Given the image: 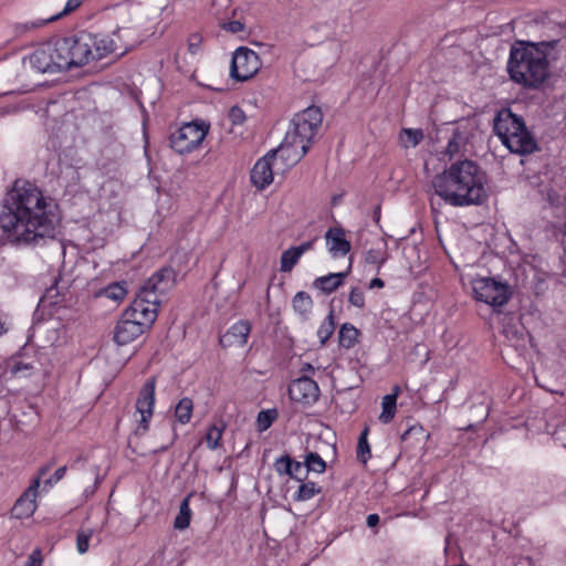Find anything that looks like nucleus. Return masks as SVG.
Wrapping results in <instances>:
<instances>
[{
    "mask_svg": "<svg viewBox=\"0 0 566 566\" xmlns=\"http://www.w3.org/2000/svg\"><path fill=\"white\" fill-rule=\"evenodd\" d=\"M57 203L36 185L18 179L0 201V240L17 249L44 247L59 234Z\"/></svg>",
    "mask_w": 566,
    "mask_h": 566,
    "instance_id": "nucleus-1",
    "label": "nucleus"
},
{
    "mask_svg": "<svg viewBox=\"0 0 566 566\" xmlns=\"http://www.w3.org/2000/svg\"><path fill=\"white\" fill-rule=\"evenodd\" d=\"M566 50L559 40L525 42L512 45L507 61V72L512 81L524 87L537 88L549 76L551 69L564 71Z\"/></svg>",
    "mask_w": 566,
    "mask_h": 566,
    "instance_id": "nucleus-2",
    "label": "nucleus"
},
{
    "mask_svg": "<svg viewBox=\"0 0 566 566\" xmlns=\"http://www.w3.org/2000/svg\"><path fill=\"white\" fill-rule=\"evenodd\" d=\"M485 174L471 159L458 160L432 178L434 193L452 207H469L483 202Z\"/></svg>",
    "mask_w": 566,
    "mask_h": 566,
    "instance_id": "nucleus-3",
    "label": "nucleus"
},
{
    "mask_svg": "<svg viewBox=\"0 0 566 566\" xmlns=\"http://www.w3.org/2000/svg\"><path fill=\"white\" fill-rule=\"evenodd\" d=\"M122 31H128V29L118 28L112 34H93L81 31L70 36L59 38L60 52L64 57L66 70L83 66L112 53L124 54L129 44L120 35Z\"/></svg>",
    "mask_w": 566,
    "mask_h": 566,
    "instance_id": "nucleus-4",
    "label": "nucleus"
},
{
    "mask_svg": "<svg viewBox=\"0 0 566 566\" xmlns=\"http://www.w3.org/2000/svg\"><path fill=\"white\" fill-rule=\"evenodd\" d=\"M323 123V113L312 105L295 114L289 130L279 146L281 161L286 166L297 164L311 148Z\"/></svg>",
    "mask_w": 566,
    "mask_h": 566,
    "instance_id": "nucleus-5",
    "label": "nucleus"
},
{
    "mask_svg": "<svg viewBox=\"0 0 566 566\" xmlns=\"http://www.w3.org/2000/svg\"><path fill=\"white\" fill-rule=\"evenodd\" d=\"M177 273L171 266L157 270L140 286L130 306L125 310L126 317L138 321L146 329L156 321L161 297L176 283Z\"/></svg>",
    "mask_w": 566,
    "mask_h": 566,
    "instance_id": "nucleus-6",
    "label": "nucleus"
},
{
    "mask_svg": "<svg viewBox=\"0 0 566 566\" xmlns=\"http://www.w3.org/2000/svg\"><path fill=\"white\" fill-rule=\"evenodd\" d=\"M493 130L511 153L530 155L537 150V142L526 127L522 116L511 108H501L494 116Z\"/></svg>",
    "mask_w": 566,
    "mask_h": 566,
    "instance_id": "nucleus-7",
    "label": "nucleus"
},
{
    "mask_svg": "<svg viewBox=\"0 0 566 566\" xmlns=\"http://www.w3.org/2000/svg\"><path fill=\"white\" fill-rule=\"evenodd\" d=\"M57 39L36 48L28 55V62L38 73H56L66 70Z\"/></svg>",
    "mask_w": 566,
    "mask_h": 566,
    "instance_id": "nucleus-8",
    "label": "nucleus"
},
{
    "mask_svg": "<svg viewBox=\"0 0 566 566\" xmlns=\"http://www.w3.org/2000/svg\"><path fill=\"white\" fill-rule=\"evenodd\" d=\"M209 130V125L205 122L186 123L170 134V147L178 154H188L197 149Z\"/></svg>",
    "mask_w": 566,
    "mask_h": 566,
    "instance_id": "nucleus-9",
    "label": "nucleus"
},
{
    "mask_svg": "<svg viewBox=\"0 0 566 566\" xmlns=\"http://www.w3.org/2000/svg\"><path fill=\"white\" fill-rule=\"evenodd\" d=\"M471 284L474 297L492 307L505 305L511 297L509 285L494 277H475Z\"/></svg>",
    "mask_w": 566,
    "mask_h": 566,
    "instance_id": "nucleus-10",
    "label": "nucleus"
},
{
    "mask_svg": "<svg viewBox=\"0 0 566 566\" xmlns=\"http://www.w3.org/2000/svg\"><path fill=\"white\" fill-rule=\"evenodd\" d=\"M261 67L259 55L245 46L238 48L232 55L230 76L243 82L251 78Z\"/></svg>",
    "mask_w": 566,
    "mask_h": 566,
    "instance_id": "nucleus-11",
    "label": "nucleus"
},
{
    "mask_svg": "<svg viewBox=\"0 0 566 566\" xmlns=\"http://www.w3.org/2000/svg\"><path fill=\"white\" fill-rule=\"evenodd\" d=\"M287 394L293 402L301 405L303 408H308L317 402L321 390L312 377L300 376L290 382Z\"/></svg>",
    "mask_w": 566,
    "mask_h": 566,
    "instance_id": "nucleus-12",
    "label": "nucleus"
},
{
    "mask_svg": "<svg viewBox=\"0 0 566 566\" xmlns=\"http://www.w3.org/2000/svg\"><path fill=\"white\" fill-rule=\"evenodd\" d=\"M156 378H148L138 392L136 400V411L140 415L138 430L145 433L149 429V423L154 415L156 401Z\"/></svg>",
    "mask_w": 566,
    "mask_h": 566,
    "instance_id": "nucleus-13",
    "label": "nucleus"
},
{
    "mask_svg": "<svg viewBox=\"0 0 566 566\" xmlns=\"http://www.w3.org/2000/svg\"><path fill=\"white\" fill-rule=\"evenodd\" d=\"M279 159L281 160V156L277 148L269 151L254 164L250 178L255 188L263 190L273 182L274 169Z\"/></svg>",
    "mask_w": 566,
    "mask_h": 566,
    "instance_id": "nucleus-14",
    "label": "nucleus"
},
{
    "mask_svg": "<svg viewBox=\"0 0 566 566\" xmlns=\"http://www.w3.org/2000/svg\"><path fill=\"white\" fill-rule=\"evenodd\" d=\"M50 470V465L42 467L39 476L35 478L28 490L19 497L12 509V513L17 518L31 516L36 509L35 497L40 486V479Z\"/></svg>",
    "mask_w": 566,
    "mask_h": 566,
    "instance_id": "nucleus-15",
    "label": "nucleus"
},
{
    "mask_svg": "<svg viewBox=\"0 0 566 566\" xmlns=\"http://www.w3.org/2000/svg\"><path fill=\"white\" fill-rule=\"evenodd\" d=\"M146 328L124 312L114 328V342L120 346L127 345L144 334Z\"/></svg>",
    "mask_w": 566,
    "mask_h": 566,
    "instance_id": "nucleus-16",
    "label": "nucleus"
},
{
    "mask_svg": "<svg viewBox=\"0 0 566 566\" xmlns=\"http://www.w3.org/2000/svg\"><path fill=\"white\" fill-rule=\"evenodd\" d=\"M251 333V324L247 319L235 322L230 328L220 336V345L222 347L239 346L242 347L247 344L248 337Z\"/></svg>",
    "mask_w": 566,
    "mask_h": 566,
    "instance_id": "nucleus-17",
    "label": "nucleus"
},
{
    "mask_svg": "<svg viewBox=\"0 0 566 566\" xmlns=\"http://www.w3.org/2000/svg\"><path fill=\"white\" fill-rule=\"evenodd\" d=\"M329 253L334 256H344L350 251V242L346 240L345 231L342 228H329L325 234Z\"/></svg>",
    "mask_w": 566,
    "mask_h": 566,
    "instance_id": "nucleus-18",
    "label": "nucleus"
},
{
    "mask_svg": "<svg viewBox=\"0 0 566 566\" xmlns=\"http://www.w3.org/2000/svg\"><path fill=\"white\" fill-rule=\"evenodd\" d=\"M470 142V132L467 126H457L453 129L452 136L448 140V145L446 148L447 155L450 158H453L457 155H463L465 153V148Z\"/></svg>",
    "mask_w": 566,
    "mask_h": 566,
    "instance_id": "nucleus-19",
    "label": "nucleus"
},
{
    "mask_svg": "<svg viewBox=\"0 0 566 566\" xmlns=\"http://www.w3.org/2000/svg\"><path fill=\"white\" fill-rule=\"evenodd\" d=\"M347 272L329 273L318 276L313 282V287L319 290L324 294H331L343 285Z\"/></svg>",
    "mask_w": 566,
    "mask_h": 566,
    "instance_id": "nucleus-20",
    "label": "nucleus"
},
{
    "mask_svg": "<svg viewBox=\"0 0 566 566\" xmlns=\"http://www.w3.org/2000/svg\"><path fill=\"white\" fill-rule=\"evenodd\" d=\"M359 335V329H357L353 324L344 323L338 332L339 346L346 349L353 348L357 343Z\"/></svg>",
    "mask_w": 566,
    "mask_h": 566,
    "instance_id": "nucleus-21",
    "label": "nucleus"
},
{
    "mask_svg": "<svg viewBox=\"0 0 566 566\" xmlns=\"http://www.w3.org/2000/svg\"><path fill=\"white\" fill-rule=\"evenodd\" d=\"M398 392H399V387L396 386L394 388L392 394L386 395L382 398V402H381L382 411L379 416V420L382 423H389L394 419L395 413H396Z\"/></svg>",
    "mask_w": 566,
    "mask_h": 566,
    "instance_id": "nucleus-22",
    "label": "nucleus"
},
{
    "mask_svg": "<svg viewBox=\"0 0 566 566\" xmlns=\"http://www.w3.org/2000/svg\"><path fill=\"white\" fill-rule=\"evenodd\" d=\"M127 295V284L125 281L113 282L97 292V296H103L114 302L123 301Z\"/></svg>",
    "mask_w": 566,
    "mask_h": 566,
    "instance_id": "nucleus-23",
    "label": "nucleus"
},
{
    "mask_svg": "<svg viewBox=\"0 0 566 566\" xmlns=\"http://www.w3.org/2000/svg\"><path fill=\"white\" fill-rule=\"evenodd\" d=\"M292 306L298 315L307 318L313 308V300L308 293L300 291L294 295Z\"/></svg>",
    "mask_w": 566,
    "mask_h": 566,
    "instance_id": "nucleus-24",
    "label": "nucleus"
},
{
    "mask_svg": "<svg viewBox=\"0 0 566 566\" xmlns=\"http://www.w3.org/2000/svg\"><path fill=\"white\" fill-rule=\"evenodd\" d=\"M192 494H188L179 505V512L174 521V527L176 530L182 531L186 530L191 520V509H190V497Z\"/></svg>",
    "mask_w": 566,
    "mask_h": 566,
    "instance_id": "nucleus-25",
    "label": "nucleus"
},
{
    "mask_svg": "<svg viewBox=\"0 0 566 566\" xmlns=\"http://www.w3.org/2000/svg\"><path fill=\"white\" fill-rule=\"evenodd\" d=\"M399 139L405 148L416 147L423 139V132L420 128H403L399 134Z\"/></svg>",
    "mask_w": 566,
    "mask_h": 566,
    "instance_id": "nucleus-26",
    "label": "nucleus"
},
{
    "mask_svg": "<svg viewBox=\"0 0 566 566\" xmlns=\"http://www.w3.org/2000/svg\"><path fill=\"white\" fill-rule=\"evenodd\" d=\"M193 410L192 399L184 397L179 400L175 408V417L181 423L186 424L190 421Z\"/></svg>",
    "mask_w": 566,
    "mask_h": 566,
    "instance_id": "nucleus-27",
    "label": "nucleus"
},
{
    "mask_svg": "<svg viewBox=\"0 0 566 566\" xmlns=\"http://www.w3.org/2000/svg\"><path fill=\"white\" fill-rule=\"evenodd\" d=\"M369 429L366 427L359 434L357 442V460L366 464L371 457L370 444L368 442Z\"/></svg>",
    "mask_w": 566,
    "mask_h": 566,
    "instance_id": "nucleus-28",
    "label": "nucleus"
},
{
    "mask_svg": "<svg viewBox=\"0 0 566 566\" xmlns=\"http://www.w3.org/2000/svg\"><path fill=\"white\" fill-rule=\"evenodd\" d=\"M224 428H226V424L223 422L213 423L208 428V431L206 433V442H207V447L210 450H216L220 447V441H221Z\"/></svg>",
    "mask_w": 566,
    "mask_h": 566,
    "instance_id": "nucleus-29",
    "label": "nucleus"
},
{
    "mask_svg": "<svg viewBox=\"0 0 566 566\" xmlns=\"http://www.w3.org/2000/svg\"><path fill=\"white\" fill-rule=\"evenodd\" d=\"M301 259L300 251H297L294 247L285 250L280 260V270L281 272H291L293 268L297 264Z\"/></svg>",
    "mask_w": 566,
    "mask_h": 566,
    "instance_id": "nucleus-30",
    "label": "nucleus"
},
{
    "mask_svg": "<svg viewBox=\"0 0 566 566\" xmlns=\"http://www.w3.org/2000/svg\"><path fill=\"white\" fill-rule=\"evenodd\" d=\"M335 331L334 315L333 311L329 312L327 317L321 323L317 329V337L319 339L321 345L326 344V342L332 337Z\"/></svg>",
    "mask_w": 566,
    "mask_h": 566,
    "instance_id": "nucleus-31",
    "label": "nucleus"
},
{
    "mask_svg": "<svg viewBox=\"0 0 566 566\" xmlns=\"http://www.w3.org/2000/svg\"><path fill=\"white\" fill-rule=\"evenodd\" d=\"M322 492L314 482L302 483L294 495L295 501H308Z\"/></svg>",
    "mask_w": 566,
    "mask_h": 566,
    "instance_id": "nucleus-32",
    "label": "nucleus"
},
{
    "mask_svg": "<svg viewBox=\"0 0 566 566\" xmlns=\"http://www.w3.org/2000/svg\"><path fill=\"white\" fill-rule=\"evenodd\" d=\"M304 460L308 472L323 473L326 470V462L316 452H308Z\"/></svg>",
    "mask_w": 566,
    "mask_h": 566,
    "instance_id": "nucleus-33",
    "label": "nucleus"
},
{
    "mask_svg": "<svg viewBox=\"0 0 566 566\" xmlns=\"http://www.w3.org/2000/svg\"><path fill=\"white\" fill-rule=\"evenodd\" d=\"M276 418V409H268L260 411L256 418L259 431H265L266 429H269Z\"/></svg>",
    "mask_w": 566,
    "mask_h": 566,
    "instance_id": "nucleus-34",
    "label": "nucleus"
},
{
    "mask_svg": "<svg viewBox=\"0 0 566 566\" xmlns=\"http://www.w3.org/2000/svg\"><path fill=\"white\" fill-rule=\"evenodd\" d=\"M293 460L289 454L277 458L274 462V469L279 475L292 474Z\"/></svg>",
    "mask_w": 566,
    "mask_h": 566,
    "instance_id": "nucleus-35",
    "label": "nucleus"
},
{
    "mask_svg": "<svg viewBox=\"0 0 566 566\" xmlns=\"http://www.w3.org/2000/svg\"><path fill=\"white\" fill-rule=\"evenodd\" d=\"M93 532L91 530L80 531L76 536V548L80 554H84L88 549L90 539Z\"/></svg>",
    "mask_w": 566,
    "mask_h": 566,
    "instance_id": "nucleus-36",
    "label": "nucleus"
},
{
    "mask_svg": "<svg viewBox=\"0 0 566 566\" xmlns=\"http://www.w3.org/2000/svg\"><path fill=\"white\" fill-rule=\"evenodd\" d=\"M35 367L32 363L18 360L12 365L11 373L15 376H28L31 375Z\"/></svg>",
    "mask_w": 566,
    "mask_h": 566,
    "instance_id": "nucleus-37",
    "label": "nucleus"
},
{
    "mask_svg": "<svg viewBox=\"0 0 566 566\" xmlns=\"http://www.w3.org/2000/svg\"><path fill=\"white\" fill-rule=\"evenodd\" d=\"M82 3H83V0H67L64 9L56 15H53L50 19L45 20V22L55 21L64 15H67L69 13L73 12L77 8H80Z\"/></svg>",
    "mask_w": 566,
    "mask_h": 566,
    "instance_id": "nucleus-38",
    "label": "nucleus"
},
{
    "mask_svg": "<svg viewBox=\"0 0 566 566\" xmlns=\"http://www.w3.org/2000/svg\"><path fill=\"white\" fill-rule=\"evenodd\" d=\"M348 301L355 307L363 308L365 306L364 291L359 287H353L350 290Z\"/></svg>",
    "mask_w": 566,
    "mask_h": 566,
    "instance_id": "nucleus-39",
    "label": "nucleus"
},
{
    "mask_svg": "<svg viewBox=\"0 0 566 566\" xmlns=\"http://www.w3.org/2000/svg\"><path fill=\"white\" fill-rule=\"evenodd\" d=\"M307 473L308 471L305 467V461L300 462L293 460L292 474H290L291 478L302 482L306 478Z\"/></svg>",
    "mask_w": 566,
    "mask_h": 566,
    "instance_id": "nucleus-40",
    "label": "nucleus"
},
{
    "mask_svg": "<svg viewBox=\"0 0 566 566\" xmlns=\"http://www.w3.org/2000/svg\"><path fill=\"white\" fill-rule=\"evenodd\" d=\"M365 260L369 264H378L381 265L385 263L386 259L384 254L377 249H370L366 252Z\"/></svg>",
    "mask_w": 566,
    "mask_h": 566,
    "instance_id": "nucleus-41",
    "label": "nucleus"
},
{
    "mask_svg": "<svg viewBox=\"0 0 566 566\" xmlns=\"http://www.w3.org/2000/svg\"><path fill=\"white\" fill-rule=\"evenodd\" d=\"M229 119L232 125H241L245 120V113L239 106H233L229 111Z\"/></svg>",
    "mask_w": 566,
    "mask_h": 566,
    "instance_id": "nucleus-42",
    "label": "nucleus"
},
{
    "mask_svg": "<svg viewBox=\"0 0 566 566\" xmlns=\"http://www.w3.org/2000/svg\"><path fill=\"white\" fill-rule=\"evenodd\" d=\"M66 465L60 467L48 480L44 481L45 486H52L61 481L66 473Z\"/></svg>",
    "mask_w": 566,
    "mask_h": 566,
    "instance_id": "nucleus-43",
    "label": "nucleus"
},
{
    "mask_svg": "<svg viewBox=\"0 0 566 566\" xmlns=\"http://www.w3.org/2000/svg\"><path fill=\"white\" fill-rule=\"evenodd\" d=\"M42 553L39 548H36L29 555L24 566H42Z\"/></svg>",
    "mask_w": 566,
    "mask_h": 566,
    "instance_id": "nucleus-44",
    "label": "nucleus"
},
{
    "mask_svg": "<svg viewBox=\"0 0 566 566\" xmlns=\"http://www.w3.org/2000/svg\"><path fill=\"white\" fill-rule=\"evenodd\" d=\"M201 45V36L199 34H192L189 38L188 49L191 54H197Z\"/></svg>",
    "mask_w": 566,
    "mask_h": 566,
    "instance_id": "nucleus-45",
    "label": "nucleus"
},
{
    "mask_svg": "<svg viewBox=\"0 0 566 566\" xmlns=\"http://www.w3.org/2000/svg\"><path fill=\"white\" fill-rule=\"evenodd\" d=\"M223 29L231 33H239L244 30V24L239 20L229 21L223 25Z\"/></svg>",
    "mask_w": 566,
    "mask_h": 566,
    "instance_id": "nucleus-46",
    "label": "nucleus"
},
{
    "mask_svg": "<svg viewBox=\"0 0 566 566\" xmlns=\"http://www.w3.org/2000/svg\"><path fill=\"white\" fill-rule=\"evenodd\" d=\"M315 240L306 241L297 247H294L297 251H300V255L302 256L305 252L313 249Z\"/></svg>",
    "mask_w": 566,
    "mask_h": 566,
    "instance_id": "nucleus-47",
    "label": "nucleus"
},
{
    "mask_svg": "<svg viewBox=\"0 0 566 566\" xmlns=\"http://www.w3.org/2000/svg\"><path fill=\"white\" fill-rule=\"evenodd\" d=\"M301 376H310L314 374L315 368L310 363H304L300 369Z\"/></svg>",
    "mask_w": 566,
    "mask_h": 566,
    "instance_id": "nucleus-48",
    "label": "nucleus"
},
{
    "mask_svg": "<svg viewBox=\"0 0 566 566\" xmlns=\"http://www.w3.org/2000/svg\"><path fill=\"white\" fill-rule=\"evenodd\" d=\"M366 523L368 527H375L379 523V515L376 513L369 514L366 518Z\"/></svg>",
    "mask_w": 566,
    "mask_h": 566,
    "instance_id": "nucleus-49",
    "label": "nucleus"
},
{
    "mask_svg": "<svg viewBox=\"0 0 566 566\" xmlns=\"http://www.w3.org/2000/svg\"><path fill=\"white\" fill-rule=\"evenodd\" d=\"M9 331L7 321L3 316V314L0 312V337L7 334Z\"/></svg>",
    "mask_w": 566,
    "mask_h": 566,
    "instance_id": "nucleus-50",
    "label": "nucleus"
},
{
    "mask_svg": "<svg viewBox=\"0 0 566 566\" xmlns=\"http://www.w3.org/2000/svg\"><path fill=\"white\" fill-rule=\"evenodd\" d=\"M384 285H385V282L381 279L375 277L370 281L369 289H374V287L381 289V287H384Z\"/></svg>",
    "mask_w": 566,
    "mask_h": 566,
    "instance_id": "nucleus-51",
    "label": "nucleus"
},
{
    "mask_svg": "<svg viewBox=\"0 0 566 566\" xmlns=\"http://www.w3.org/2000/svg\"><path fill=\"white\" fill-rule=\"evenodd\" d=\"M170 430H174L172 428H169ZM177 434L175 431H172V434H171V438L169 440V442L165 446H161L158 451L160 452H164V451H167L169 449V447L175 442V439H176Z\"/></svg>",
    "mask_w": 566,
    "mask_h": 566,
    "instance_id": "nucleus-52",
    "label": "nucleus"
},
{
    "mask_svg": "<svg viewBox=\"0 0 566 566\" xmlns=\"http://www.w3.org/2000/svg\"><path fill=\"white\" fill-rule=\"evenodd\" d=\"M43 24V22H39V23H35V22H32V23H25L23 24V29L24 30H29V29H34V28H39Z\"/></svg>",
    "mask_w": 566,
    "mask_h": 566,
    "instance_id": "nucleus-53",
    "label": "nucleus"
}]
</instances>
